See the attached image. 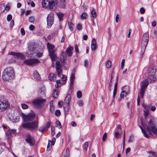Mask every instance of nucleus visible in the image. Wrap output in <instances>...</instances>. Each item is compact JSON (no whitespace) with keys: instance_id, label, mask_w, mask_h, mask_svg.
Segmentation results:
<instances>
[{"instance_id":"obj_1","label":"nucleus","mask_w":157,"mask_h":157,"mask_svg":"<svg viewBox=\"0 0 157 157\" xmlns=\"http://www.w3.org/2000/svg\"><path fill=\"white\" fill-rule=\"evenodd\" d=\"M144 129L141 126L140 128L144 136L146 137H148L149 135L151 134V132L155 135H157V128L156 123L154 121L151 119L148 123V125L142 123Z\"/></svg>"},{"instance_id":"obj_2","label":"nucleus","mask_w":157,"mask_h":157,"mask_svg":"<svg viewBox=\"0 0 157 157\" xmlns=\"http://www.w3.org/2000/svg\"><path fill=\"white\" fill-rule=\"evenodd\" d=\"M15 73L12 67L6 68L3 71L2 75L3 80L5 81H10L15 77Z\"/></svg>"},{"instance_id":"obj_3","label":"nucleus","mask_w":157,"mask_h":157,"mask_svg":"<svg viewBox=\"0 0 157 157\" xmlns=\"http://www.w3.org/2000/svg\"><path fill=\"white\" fill-rule=\"evenodd\" d=\"M42 6L55 9L57 5V0H43L42 2Z\"/></svg>"},{"instance_id":"obj_4","label":"nucleus","mask_w":157,"mask_h":157,"mask_svg":"<svg viewBox=\"0 0 157 157\" xmlns=\"http://www.w3.org/2000/svg\"><path fill=\"white\" fill-rule=\"evenodd\" d=\"M157 67L154 65L151 66L147 70V77L151 81H154L155 80V74L156 71Z\"/></svg>"},{"instance_id":"obj_5","label":"nucleus","mask_w":157,"mask_h":157,"mask_svg":"<svg viewBox=\"0 0 157 157\" xmlns=\"http://www.w3.org/2000/svg\"><path fill=\"white\" fill-rule=\"evenodd\" d=\"M38 122L37 121H34L32 122H28L24 123L22 124V127L29 130H33L37 129L38 127Z\"/></svg>"},{"instance_id":"obj_6","label":"nucleus","mask_w":157,"mask_h":157,"mask_svg":"<svg viewBox=\"0 0 157 157\" xmlns=\"http://www.w3.org/2000/svg\"><path fill=\"white\" fill-rule=\"evenodd\" d=\"M46 100L41 98H37L34 100L33 104L35 107L40 108L44 106Z\"/></svg>"},{"instance_id":"obj_7","label":"nucleus","mask_w":157,"mask_h":157,"mask_svg":"<svg viewBox=\"0 0 157 157\" xmlns=\"http://www.w3.org/2000/svg\"><path fill=\"white\" fill-rule=\"evenodd\" d=\"M148 82L147 80L146 79L142 82L141 85V88L140 93L142 98H144V92L148 85Z\"/></svg>"},{"instance_id":"obj_8","label":"nucleus","mask_w":157,"mask_h":157,"mask_svg":"<svg viewBox=\"0 0 157 157\" xmlns=\"http://www.w3.org/2000/svg\"><path fill=\"white\" fill-rule=\"evenodd\" d=\"M23 121L25 123L33 121L35 118V115L33 114H29L25 115L23 113L21 114Z\"/></svg>"},{"instance_id":"obj_9","label":"nucleus","mask_w":157,"mask_h":157,"mask_svg":"<svg viewBox=\"0 0 157 157\" xmlns=\"http://www.w3.org/2000/svg\"><path fill=\"white\" fill-rule=\"evenodd\" d=\"M10 54L14 56L12 58V60L10 59V63H11L15 62L16 61V57L17 58H20L22 59H23L25 58L24 56L20 53L11 52L10 53Z\"/></svg>"},{"instance_id":"obj_10","label":"nucleus","mask_w":157,"mask_h":157,"mask_svg":"<svg viewBox=\"0 0 157 157\" xmlns=\"http://www.w3.org/2000/svg\"><path fill=\"white\" fill-rule=\"evenodd\" d=\"M10 107L9 102L7 101H0V112L5 110Z\"/></svg>"},{"instance_id":"obj_11","label":"nucleus","mask_w":157,"mask_h":157,"mask_svg":"<svg viewBox=\"0 0 157 157\" xmlns=\"http://www.w3.org/2000/svg\"><path fill=\"white\" fill-rule=\"evenodd\" d=\"M40 62L39 61L36 59H29L25 60L24 63L26 65L29 66L35 65Z\"/></svg>"},{"instance_id":"obj_12","label":"nucleus","mask_w":157,"mask_h":157,"mask_svg":"<svg viewBox=\"0 0 157 157\" xmlns=\"http://www.w3.org/2000/svg\"><path fill=\"white\" fill-rule=\"evenodd\" d=\"M149 36L148 32L145 33L143 35L142 40L141 46L146 47L149 41Z\"/></svg>"},{"instance_id":"obj_13","label":"nucleus","mask_w":157,"mask_h":157,"mask_svg":"<svg viewBox=\"0 0 157 157\" xmlns=\"http://www.w3.org/2000/svg\"><path fill=\"white\" fill-rule=\"evenodd\" d=\"M47 27L50 28L53 23V13H50L47 17Z\"/></svg>"},{"instance_id":"obj_14","label":"nucleus","mask_w":157,"mask_h":157,"mask_svg":"<svg viewBox=\"0 0 157 157\" xmlns=\"http://www.w3.org/2000/svg\"><path fill=\"white\" fill-rule=\"evenodd\" d=\"M25 140L31 146H33L35 144L34 139L29 135L27 136Z\"/></svg>"},{"instance_id":"obj_15","label":"nucleus","mask_w":157,"mask_h":157,"mask_svg":"<svg viewBox=\"0 0 157 157\" xmlns=\"http://www.w3.org/2000/svg\"><path fill=\"white\" fill-rule=\"evenodd\" d=\"M49 56L52 61H55L56 58L55 51L54 50H49Z\"/></svg>"},{"instance_id":"obj_16","label":"nucleus","mask_w":157,"mask_h":157,"mask_svg":"<svg viewBox=\"0 0 157 157\" xmlns=\"http://www.w3.org/2000/svg\"><path fill=\"white\" fill-rule=\"evenodd\" d=\"M29 49V53H30L31 55L30 56H33L35 52V48L34 46L33 45H30L28 47Z\"/></svg>"},{"instance_id":"obj_17","label":"nucleus","mask_w":157,"mask_h":157,"mask_svg":"<svg viewBox=\"0 0 157 157\" xmlns=\"http://www.w3.org/2000/svg\"><path fill=\"white\" fill-rule=\"evenodd\" d=\"M97 48L96 40L93 38L92 40L91 44V48L92 50L95 51Z\"/></svg>"},{"instance_id":"obj_18","label":"nucleus","mask_w":157,"mask_h":157,"mask_svg":"<svg viewBox=\"0 0 157 157\" xmlns=\"http://www.w3.org/2000/svg\"><path fill=\"white\" fill-rule=\"evenodd\" d=\"M73 48L71 46L68 47L66 50V54L68 56H70L72 54Z\"/></svg>"},{"instance_id":"obj_19","label":"nucleus","mask_w":157,"mask_h":157,"mask_svg":"<svg viewBox=\"0 0 157 157\" xmlns=\"http://www.w3.org/2000/svg\"><path fill=\"white\" fill-rule=\"evenodd\" d=\"M33 75L34 78L36 80H39L40 78V75L37 71H35L33 72Z\"/></svg>"},{"instance_id":"obj_20","label":"nucleus","mask_w":157,"mask_h":157,"mask_svg":"<svg viewBox=\"0 0 157 157\" xmlns=\"http://www.w3.org/2000/svg\"><path fill=\"white\" fill-rule=\"evenodd\" d=\"M71 95L68 94L66 96L64 100V104H69L71 101Z\"/></svg>"},{"instance_id":"obj_21","label":"nucleus","mask_w":157,"mask_h":157,"mask_svg":"<svg viewBox=\"0 0 157 157\" xmlns=\"http://www.w3.org/2000/svg\"><path fill=\"white\" fill-rule=\"evenodd\" d=\"M65 0H60V1L59 7L61 8H64L66 6Z\"/></svg>"},{"instance_id":"obj_22","label":"nucleus","mask_w":157,"mask_h":157,"mask_svg":"<svg viewBox=\"0 0 157 157\" xmlns=\"http://www.w3.org/2000/svg\"><path fill=\"white\" fill-rule=\"evenodd\" d=\"M48 78L51 81H53L56 79V77L54 74L51 73L49 75Z\"/></svg>"},{"instance_id":"obj_23","label":"nucleus","mask_w":157,"mask_h":157,"mask_svg":"<svg viewBox=\"0 0 157 157\" xmlns=\"http://www.w3.org/2000/svg\"><path fill=\"white\" fill-rule=\"evenodd\" d=\"M59 94L58 90L57 89H55L53 90L52 93V96L53 97L56 98L58 97Z\"/></svg>"},{"instance_id":"obj_24","label":"nucleus","mask_w":157,"mask_h":157,"mask_svg":"<svg viewBox=\"0 0 157 157\" xmlns=\"http://www.w3.org/2000/svg\"><path fill=\"white\" fill-rule=\"evenodd\" d=\"M63 109H64V112L66 113L69 110V104H64Z\"/></svg>"},{"instance_id":"obj_25","label":"nucleus","mask_w":157,"mask_h":157,"mask_svg":"<svg viewBox=\"0 0 157 157\" xmlns=\"http://www.w3.org/2000/svg\"><path fill=\"white\" fill-rule=\"evenodd\" d=\"M47 128H45L44 126H42L39 128V131L42 133H44L45 132L47 131Z\"/></svg>"},{"instance_id":"obj_26","label":"nucleus","mask_w":157,"mask_h":157,"mask_svg":"<svg viewBox=\"0 0 157 157\" xmlns=\"http://www.w3.org/2000/svg\"><path fill=\"white\" fill-rule=\"evenodd\" d=\"M47 47L49 50H53L55 48L54 46L49 43H47Z\"/></svg>"},{"instance_id":"obj_27","label":"nucleus","mask_w":157,"mask_h":157,"mask_svg":"<svg viewBox=\"0 0 157 157\" xmlns=\"http://www.w3.org/2000/svg\"><path fill=\"white\" fill-rule=\"evenodd\" d=\"M5 6L4 4H0V13H2L5 11Z\"/></svg>"},{"instance_id":"obj_28","label":"nucleus","mask_w":157,"mask_h":157,"mask_svg":"<svg viewBox=\"0 0 157 157\" xmlns=\"http://www.w3.org/2000/svg\"><path fill=\"white\" fill-rule=\"evenodd\" d=\"M146 46H142L141 47V56L142 57L144 55L146 48Z\"/></svg>"},{"instance_id":"obj_29","label":"nucleus","mask_w":157,"mask_h":157,"mask_svg":"<svg viewBox=\"0 0 157 157\" xmlns=\"http://www.w3.org/2000/svg\"><path fill=\"white\" fill-rule=\"evenodd\" d=\"M56 69L59 76L62 75V70L61 69V68H56Z\"/></svg>"},{"instance_id":"obj_30","label":"nucleus","mask_w":157,"mask_h":157,"mask_svg":"<svg viewBox=\"0 0 157 157\" xmlns=\"http://www.w3.org/2000/svg\"><path fill=\"white\" fill-rule=\"evenodd\" d=\"M52 101H51L50 103V110L51 112H53L55 110V109L54 106L53 105L52 103Z\"/></svg>"},{"instance_id":"obj_31","label":"nucleus","mask_w":157,"mask_h":157,"mask_svg":"<svg viewBox=\"0 0 157 157\" xmlns=\"http://www.w3.org/2000/svg\"><path fill=\"white\" fill-rule=\"evenodd\" d=\"M56 126L57 127L59 128H61V127H62L61 124V123H60V122L58 120H56Z\"/></svg>"},{"instance_id":"obj_32","label":"nucleus","mask_w":157,"mask_h":157,"mask_svg":"<svg viewBox=\"0 0 157 157\" xmlns=\"http://www.w3.org/2000/svg\"><path fill=\"white\" fill-rule=\"evenodd\" d=\"M68 25L69 29L72 31L73 30L74 24L71 22H68Z\"/></svg>"},{"instance_id":"obj_33","label":"nucleus","mask_w":157,"mask_h":157,"mask_svg":"<svg viewBox=\"0 0 157 157\" xmlns=\"http://www.w3.org/2000/svg\"><path fill=\"white\" fill-rule=\"evenodd\" d=\"M91 14L93 17L95 18L97 17V14L96 11L93 9L91 12Z\"/></svg>"},{"instance_id":"obj_34","label":"nucleus","mask_w":157,"mask_h":157,"mask_svg":"<svg viewBox=\"0 0 157 157\" xmlns=\"http://www.w3.org/2000/svg\"><path fill=\"white\" fill-rule=\"evenodd\" d=\"M112 65V63L110 61L108 60L106 62V66L107 68H110Z\"/></svg>"},{"instance_id":"obj_35","label":"nucleus","mask_w":157,"mask_h":157,"mask_svg":"<svg viewBox=\"0 0 157 157\" xmlns=\"http://www.w3.org/2000/svg\"><path fill=\"white\" fill-rule=\"evenodd\" d=\"M127 93L125 91H123L121 92L120 96L122 98H123L124 97H126L127 95Z\"/></svg>"},{"instance_id":"obj_36","label":"nucleus","mask_w":157,"mask_h":157,"mask_svg":"<svg viewBox=\"0 0 157 157\" xmlns=\"http://www.w3.org/2000/svg\"><path fill=\"white\" fill-rule=\"evenodd\" d=\"M6 135L8 139L10 138L11 136V130H8L6 132Z\"/></svg>"},{"instance_id":"obj_37","label":"nucleus","mask_w":157,"mask_h":157,"mask_svg":"<svg viewBox=\"0 0 157 157\" xmlns=\"http://www.w3.org/2000/svg\"><path fill=\"white\" fill-rule=\"evenodd\" d=\"M87 16V14L86 13H84L81 15V18L82 19H86Z\"/></svg>"},{"instance_id":"obj_38","label":"nucleus","mask_w":157,"mask_h":157,"mask_svg":"<svg viewBox=\"0 0 157 157\" xmlns=\"http://www.w3.org/2000/svg\"><path fill=\"white\" fill-rule=\"evenodd\" d=\"M62 66L60 64V62L57 61L56 63V68H61Z\"/></svg>"},{"instance_id":"obj_39","label":"nucleus","mask_w":157,"mask_h":157,"mask_svg":"<svg viewBox=\"0 0 157 157\" xmlns=\"http://www.w3.org/2000/svg\"><path fill=\"white\" fill-rule=\"evenodd\" d=\"M142 106L145 109V110L148 111L150 108V106L148 105H146L145 104H143Z\"/></svg>"},{"instance_id":"obj_40","label":"nucleus","mask_w":157,"mask_h":157,"mask_svg":"<svg viewBox=\"0 0 157 157\" xmlns=\"http://www.w3.org/2000/svg\"><path fill=\"white\" fill-rule=\"evenodd\" d=\"M61 83H60V81L59 80L57 81L56 85L55 86L56 88H58L61 86Z\"/></svg>"},{"instance_id":"obj_41","label":"nucleus","mask_w":157,"mask_h":157,"mask_svg":"<svg viewBox=\"0 0 157 157\" xmlns=\"http://www.w3.org/2000/svg\"><path fill=\"white\" fill-rule=\"evenodd\" d=\"M88 145V142H86L84 145V148L85 151H86L87 150V148Z\"/></svg>"},{"instance_id":"obj_42","label":"nucleus","mask_w":157,"mask_h":157,"mask_svg":"<svg viewBox=\"0 0 157 157\" xmlns=\"http://www.w3.org/2000/svg\"><path fill=\"white\" fill-rule=\"evenodd\" d=\"M82 97V92L80 91H78L77 93V97L78 98H81Z\"/></svg>"},{"instance_id":"obj_43","label":"nucleus","mask_w":157,"mask_h":157,"mask_svg":"<svg viewBox=\"0 0 157 157\" xmlns=\"http://www.w3.org/2000/svg\"><path fill=\"white\" fill-rule=\"evenodd\" d=\"M113 73H112L111 74V79L109 82V90H111V88L112 85V79H113V78L112 77V75H113Z\"/></svg>"},{"instance_id":"obj_44","label":"nucleus","mask_w":157,"mask_h":157,"mask_svg":"<svg viewBox=\"0 0 157 157\" xmlns=\"http://www.w3.org/2000/svg\"><path fill=\"white\" fill-rule=\"evenodd\" d=\"M50 122L48 121L46 122V123L45 124V126H44V127L47 128V129H48L50 127Z\"/></svg>"},{"instance_id":"obj_45","label":"nucleus","mask_w":157,"mask_h":157,"mask_svg":"<svg viewBox=\"0 0 157 157\" xmlns=\"http://www.w3.org/2000/svg\"><path fill=\"white\" fill-rule=\"evenodd\" d=\"M21 106L22 108L24 109H27L28 108V106L25 104H22Z\"/></svg>"},{"instance_id":"obj_46","label":"nucleus","mask_w":157,"mask_h":157,"mask_svg":"<svg viewBox=\"0 0 157 157\" xmlns=\"http://www.w3.org/2000/svg\"><path fill=\"white\" fill-rule=\"evenodd\" d=\"M107 137V134L106 133H105L104 134L102 140L103 141H105L106 140V139Z\"/></svg>"},{"instance_id":"obj_47","label":"nucleus","mask_w":157,"mask_h":157,"mask_svg":"<svg viewBox=\"0 0 157 157\" xmlns=\"http://www.w3.org/2000/svg\"><path fill=\"white\" fill-rule=\"evenodd\" d=\"M10 8V3H8L7 5L5 7V10H6L7 11Z\"/></svg>"},{"instance_id":"obj_48","label":"nucleus","mask_w":157,"mask_h":157,"mask_svg":"<svg viewBox=\"0 0 157 157\" xmlns=\"http://www.w3.org/2000/svg\"><path fill=\"white\" fill-rule=\"evenodd\" d=\"M55 115L57 116H59L60 115V112L59 110H57L55 113Z\"/></svg>"},{"instance_id":"obj_49","label":"nucleus","mask_w":157,"mask_h":157,"mask_svg":"<svg viewBox=\"0 0 157 157\" xmlns=\"http://www.w3.org/2000/svg\"><path fill=\"white\" fill-rule=\"evenodd\" d=\"M144 116L145 118H146L148 114V111L145 110H144Z\"/></svg>"},{"instance_id":"obj_50","label":"nucleus","mask_w":157,"mask_h":157,"mask_svg":"<svg viewBox=\"0 0 157 157\" xmlns=\"http://www.w3.org/2000/svg\"><path fill=\"white\" fill-rule=\"evenodd\" d=\"M29 21L31 22H33L35 21V19L33 17L31 16L29 17Z\"/></svg>"},{"instance_id":"obj_51","label":"nucleus","mask_w":157,"mask_h":157,"mask_svg":"<svg viewBox=\"0 0 157 157\" xmlns=\"http://www.w3.org/2000/svg\"><path fill=\"white\" fill-rule=\"evenodd\" d=\"M56 139L54 137L52 138V141H51L50 140H49V142H51V145H54L55 142L56 141Z\"/></svg>"},{"instance_id":"obj_52","label":"nucleus","mask_w":157,"mask_h":157,"mask_svg":"<svg viewBox=\"0 0 157 157\" xmlns=\"http://www.w3.org/2000/svg\"><path fill=\"white\" fill-rule=\"evenodd\" d=\"M65 155L67 156H69L70 155V151L68 147H67L66 149Z\"/></svg>"},{"instance_id":"obj_53","label":"nucleus","mask_w":157,"mask_h":157,"mask_svg":"<svg viewBox=\"0 0 157 157\" xmlns=\"http://www.w3.org/2000/svg\"><path fill=\"white\" fill-rule=\"evenodd\" d=\"M12 19V16L10 14H9L8 15L7 17V20L8 21H10Z\"/></svg>"},{"instance_id":"obj_54","label":"nucleus","mask_w":157,"mask_h":157,"mask_svg":"<svg viewBox=\"0 0 157 157\" xmlns=\"http://www.w3.org/2000/svg\"><path fill=\"white\" fill-rule=\"evenodd\" d=\"M120 136V134L118 131H116L115 134V136L117 138H118Z\"/></svg>"},{"instance_id":"obj_55","label":"nucleus","mask_w":157,"mask_h":157,"mask_svg":"<svg viewBox=\"0 0 157 157\" xmlns=\"http://www.w3.org/2000/svg\"><path fill=\"white\" fill-rule=\"evenodd\" d=\"M75 51L77 53H79V50L78 48V45H75Z\"/></svg>"},{"instance_id":"obj_56","label":"nucleus","mask_w":157,"mask_h":157,"mask_svg":"<svg viewBox=\"0 0 157 157\" xmlns=\"http://www.w3.org/2000/svg\"><path fill=\"white\" fill-rule=\"evenodd\" d=\"M145 12V10L143 7H141L140 10V12L141 14H144Z\"/></svg>"},{"instance_id":"obj_57","label":"nucleus","mask_w":157,"mask_h":157,"mask_svg":"<svg viewBox=\"0 0 157 157\" xmlns=\"http://www.w3.org/2000/svg\"><path fill=\"white\" fill-rule=\"evenodd\" d=\"M78 104L80 106H82L83 105V101L81 100L78 101Z\"/></svg>"},{"instance_id":"obj_58","label":"nucleus","mask_w":157,"mask_h":157,"mask_svg":"<svg viewBox=\"0 0 157 157\" xmlns=\"http://www.w3.org/2000/svg\"><path fill=\"white\" fill-rule=\"evenodd\" d=\"M119 16H120V15L119 14H117V15L116 16V18H115V21H116V22L117 23L119 21Z\"/></svg>"},{"instance_id":"obj_59","label":"nucleus","mask_w":157,"mask_h":157,"mask_svg":"<svg viewBox=\"0 0 157 157\" xmlns=\"http://www.w3.org/2000/svg\"><path fill=\"white\" fill-rule=\"evenodd\" d=\"M89 63L87 60H85L84 61V65L86 67H87L88 66Z\"/></svg>"},{"instance_id":"obj_60","label":"nucleus","mask_w":157,"mask_h":157,"mask_svg":"<svg viewBox=\"0 0 157 157\" xmlns=\"http://www.w3.org/2000/svg\"><path fill=\"white\" fill-rule=\"evenodd\" d=\"M67 78V76L65 75H63L61 79L63 81H65L66 80Z\"/></svg>"},{"instance_id":"obj_61","label":"nucleus","mask_w":157,"mask_h":157,"mask_svg":"<svg viewBox=\"0 0 157 157\" xmlns=\"http://www.w3.org/2000/svg\"><path fill=\"white\" fill-rule=\"evenodd\" d=\"M134 139V138H133V136H130L129 137V138L128 140V142H132L133 140V139Z\"/></svg>"},{"instance_id":"obj_62","label":"nucleus","mask_w":157,"mask_h":157,"mask_svg":"<svg viewBox=\"0 0 157 157\" xmlns=\"http://www.w3.org/2000/svg\"><path fill=\"white\" fill-rule=\"evenodd\" d=\"M82 25L80 24H78L77 25V28L78 30H80L82 29Z\"/></svg>"},{"instance_id":"obj_63","label":"nucleus","mask_w":157,"mask_h":157,"mask_svg":"<svg viewBox=\"0 0 157 157\" xmlns=\"http://www.w3.org/2000/svg\"><path fill=\"white\" fill-rule=\"evenodd\" d=\"M21 34L23 35H24L25 34V32L24 29L23 28H22L21 29Z\"/></svg>"},{"instance_id":"obj_64","label":"nucleus","mask_w":157,"mask_h":157,"mask_svg":"<svg viewBox=\"0 0 157 157\" xmlns=\"http://www.w3.org/2000/svg\"><path fill=\"white\" fill-rule=\"evenodd\" d=\"M58 16L59 19V20L60 21L62 20V18L63 17V14H60L58 15Z\"/></svg>"}]
</instances>
